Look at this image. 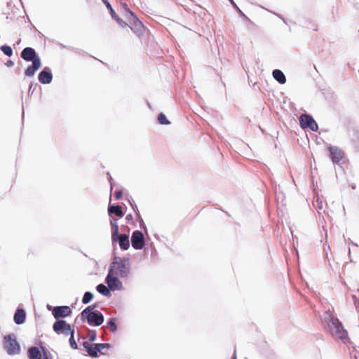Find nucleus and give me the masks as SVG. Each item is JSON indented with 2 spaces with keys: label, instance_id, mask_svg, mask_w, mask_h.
Listing matches in <instances>:
<instances>
[{
  "label": "nucleus",
  "instance_id": "nucleus-33",
  "mask_svg": "<svg viewBox=\"0 0 359 359\" xmlns=\"http://www.w3.org/2000/svg\"><path fill=\"white\" fill-rule=\"evenodd\" d=\"M136 216L137 217V219H138V222H139V224H140V227L145 232H147V228L144 222V220L141 217V215L139 211H137V212H136Z\"/></svg>",
  "mask_w": 359,
  "mask_h": 359
},
{
  "label": "nucleus",
  "instance_id": "nucleus-17",
  "mask_svg": "<svg viewBox=\"0 0 359 359\" xmlns=\"http://www.w3.org/2000/svg\"><path fill=\"white\" fill-rule=\"evenodd\" d=\"M108 215L110 217L112 215H116L118 217L121 218L125 215V212L119 205L109 203L108 205Z\"/></svg>",
  "mask_w": 359,
  "mask_h": 359
},
{
  "label": "nucleus",
  "instance_id": "nucleus-48",
  "mask_svg": "<svg viewBox=\"0 0 359 359\" xmlns=\"http://www.w3.org/2000/svg\"><path fill=\"white\" fill-rule=\"evenodd\" d=\"M151 248H152L151 255L156 253V249H155V248L154 247V245H153V244H152V243L151 244Z\"/></svg>",
  "mask_w": 359,
  "mask_h": 359
},
{
  "label": "nucleus",
  "instance_id": "nucleus-41",
  "mask_svg": "<svg viewBox=\"0 0 359 359\" xmlns=\"http://www.w3.org/2000/svg\"><path fill=\"white\" fill-rule=\"evenodd\" d=\"M6 65L8 67H11L14 65V62L11 60H7V62H6Z\"/></svg>",
  "mask_w": 359,
  "mask_h": 359
},
{
  "label": "nucleus",
  "instance_id": "nucleus-29",
  "mask_svg": "<svg viewBox=\"0 0 359 359\" xmlns=\"http://www.w3.org/2000/svg\"><path fill=\"white\" fill-rule=\"evenodd\" d=\"M111 18L115 20L118 26L121 28H125L128 26V23L122 20L117 13L112 16Z\"/></svg>",
  "mask_w": 359,
  "mask_h": 359
},
{
  "label": "nucleus",
  "instance_id": "nucleus-5",
  "mask_svg": "<svg viewBox=\"0 0 359 359\" xmlns=\"http://www.w3.org/2000/svg\"><path fill=\"white\" fill-rule=\"evenodd\" d=\"M124 8L129 22L128 27H129L134 33H141L144 29L143 22L126 5L124 6Z\"/></svg>",
  "mask_w": 359,
  "mask_h": 359
},
{
  "label": "nucleus",
  "instance_id": "nucleus-27",
  "mask_svg": "<svg viewBox=\"0 0 359 359\" xmlns=\"http://www.w3.org/2000/svg\"><path fill=\"white\" fill-rule=\"evenodd\" d=\"M158 122L161 125L168 126L170 124V121L167 118L164 113L161 112L158 114Z\"/></svg>",
  "mask_w": 359,
  "mask_h": 359
},
{
  "label": "nucleus",
  "instance_id": "nucleus-53",
  "mask_svg": "<svg viewBox=\"0 0 359 359\" xmlns=\"http://www.w3.org/2000/svg\"><path fill=\"white\" fill-rule=\"evenodd\" d=\"M351 188H352L353 189H354L355 188V184H353V185L351 186Z\"/></svg>",
  "mask_w": 359,
  "mask_h": 359
},
{
  "label": "nucleus",
  "instance_id": "nucleus-46",
  "mask_svg": "<svg viewBox=\"0 0 359 359\" xmlns=\"http://www.w3.org/2000/svg\"><path fill=\"white\" fill-rule=\"evenodd\" d=\"M107 175L108 176L109 182H110V184H111V182H114V180H113L112 177L110 175L109 172H107Z\"/></svg>",
  "mask_w": 359,
  "mask_h": 359
},
{
  "label": "nucleus",
  "instance_id": "nucleus-21",
  "mask_svg": "<svg viewBox=\"0 0 359 359\" xmlns=\"http://www.w3.org/2000/svg\"><path fill=\"white\" fill-rule=\"evenodd\" d=\"M96 290L106 297H110L111 296V290L107 285H105L104 283H100L96 286Z\"/></svg>",
  "mask_w": 359,
  "mask_h": 359
},
{
  "label": "nucleus",
  "instance_id": "nucleus-26",
  "mask_svg": "<svg viewBox=\"0 0 359 359\" xmlns=\"http://www.w3.org/2000/svg\"><path fill=\"white\" fill-rule=\"evenodd\" d=\"M1 51L6 56L11 57L13 54V48L11 46L4 44L0 46Z\"/></svg>",
  "mask_w": 359,
  "mask_h": 359
},
{
  "label": "nucleus",
  "instance_id": "nucleus-2",
  "mask_svg": "<svg viewBox=\"0 0 359 359\" xmlns=\"http://www.w3.org/2000/svg\"><path fill=\"white\" fill-rule=\"evenodd\" d=\"M119 257L117 256L116 250H113V260L110 263L109 269L110 271L118 275L121 278H127L130 272V264L123 263L118 259Z\"/></svg>",
  "mask_w": 359,
  "mask_h": 359
},
{
  "label": "nucleus",
  "instance_id": "nucleus-50",
  "mask_svg": "<svg viewBox=\"0 0 359 359\" xmlns=\"http://www.w3.org/2000/svg\"><path fill=\"white\" fill-rule=\"evenodd\" d=\"M114 182H111V184H110V190L111 191L113 189Z\"/></svg>",
  "mask_w": 359,
  "mask_h": 359
},
{
  "label": "nucleus",
  "instance_id": "nucleus-15",
  "mask_svg": "<svg viewBox=\"0 0 359 359\" xmlns=\"http://www.w3.org/2000/svg\"><path fill=\"white\" fill-rule=\"evenodd\" d=\"M41 60H34L25 70V75L27 77L34 76L36 72L41 67Z\"/></svg>",
  "mask_w": 359,
  "mask_h": 359
},
{
  "label": "nucleus",
  "instance_id": "nucleus-12",
  "mask_svg": "<svg viewBox=\"0 0 359 359\" xmlns=\"http://www.w3.org/2000/svg\"><path fill=\"white\" fill-rule=\"evenodd\" d=\"M20 57L25 61L31 62L34 60H41L35 49L32 47L25 48L20 53Z\"/></svg>",
  "mask_w": 359,
  "mask_h": 359
},
{
  "label": "nucleus",
  "instance_id": "nucleus-49",
  "mask_svg": "<svg viewBox=\"0 0 359 359\" xmlns=\"http://www.w3.org/2000/svg\"><path fill=\"white\" fill-rule=\"evenodd\" d=\"M351 244H352L353 245L356 246V247H358V245L356 243H355V242H353V241H351Z\"/></svg>",
  "mask_w": 359,
  "mask_h": 359
},
{
  "label": "nucleus",
  "instance_id": "nucleus-32",
  "mask_svg": "<svg viewBox=\"0 0 359 359\" xmlns=\"http://www.w3.org/2000/svg\"><path fill=\"white\" fill-rule=\"evenodd\" d=\"M102 2L104 3L106 8H107L111 17H112L116 14L115 10L112 8L111 4L109 3V1L108 0H102Z\"/></svg>",
  "mask_w": 359,
  "mask_h": 359
},
{
  "label": "nucleus",
  "instance_id": "nucleus-30",
  "mask_svg": "<svg viewBox=\"0 0 359 359\" xmlns=\"http://www.w3.org/2000/svg\"><path fill=\"white\" fill-rule=\"evenodd\" d=\"M229 3L232 6V7L235 9V11L238 13L239 16L244 18L248 20V18L245 15V14L240 9V8L237 6L233 0H229Z\"/></svg>",
  "mask_w": 359,
  "mask_h": 359
},
{
  "label": "nucleus",
  "instance_id": "nucleus-8",
  "mask_svg": "<svg viewBox=\"0 0 359 359\" xmlns=\"http://www.w3.org/2000/svg\"><path fill=\"white\" fill-rule=\"evenodd\" d=\"M104 283L109 286L111 291L122 290L123 289L122 281L118 275L108 270L105 277Z\"/></svg>",
  "mask_w": 359,
  "mask_h": 359
},
{
  "label": "nucleus",
  "instance_id": "nucleus-47",
  "mask_svg": "<svg viewBox=\"0 0 359 359\" xmlns=\"http://www.w3.org/2000/svg\"><path fill=\"white\" fill-rule=\"evenodd\" d=\"M231 359H237V355H236V350L235 349L233 353V355L231 356Z\"/></svg>",
  "mask_w": 359,
  "mask_h": 359
},
{
  "label": "nucleus",
  "instance_id": "nucleus-24",
  "mask_svg": "<svg viewBox=\"0 0 359 359\" xmlns=\"http://www.w3.org/2000/svg\"><path fill=\"white\" fill-rule=\"evenodd\" d=\"M98 348L100 349V354L102 355H108V351L112 348V346L109 343H97Z\"/></svg>",
  "mask_w": 359,
  "mask_h": 359
},
{
  "label": "nucleus",
  "instance_id": "nucleus-39",
  "mask_svg": "<svg viewBox=\"0 0 359 359\" xmlns=\"http://www.w3.org/2000/svg\"><path fill=\"white\" fill-rule=\"evenodd\" d=\"M83 346L85 348V349L86 350V351H88V350L89 349L90 345H92V344H90V342L88 341H84L83 344H82Z\"/></svg>",
  "mask_w": 359,
  "mask_h": 359
},
{
  "label": "nucleus",
  "instance_id": "nucleus-22",
  "mask_svg": "<svg viewBox=\"0 0 359 359\" xmlns=\"http://www.w3.org/2000/svg\"><path fill=\"white\" fill-rule=\"evenodd\" d=\"M88 356L92 358H97L99 357L100 349L97 346V343H93L90 345L89 349L87 351Z\"/></svg>",
  "mask_w": 359,
  "mask_h": 359
},
{
  "label": "nucleus",
  "instance_id": "nucleus-23",
  "mask_svg": "<svg viewBox=\"0 0 359 359\" xmlns=\"http://www.w3.org/2000/svg\"><path fill=\"white\" fill-rule=\"evenodd\" d=\"M116 321L117 320L115 317H111L107 320V325L112 333H114L118 330Z\"/></svg>",
  "mask_w": 359,
  "mask_h": 359
},
{
  "label": "nucleus",
  "instance_id": "nucleus-45",
  "mask_svg": "<svg viewBox=\"0 0 359 359\" xmlns=\"http://www.w3.org/2000/svg\"><path fill=\"white\" fill-rule=\"evenodd\" d=\"M317 203H318V208L319 209H322L323 208V203L321 201H320L319 199L317 200Z\"/></svg>",
  "mask_w": 359,
  "mask_h": 359
},
{
  "label": "nucleus",
  "instance_id": "nucleus-44",
  "mask_svg": "<svg viewBox=\"0 0 359 359\" xmlns=\"http://www.w3.org/2000/svg\"><path fill=\"white\" fill-rule=\"evenodd\" d=\"M126 219L128 222L132 221L133 219V216L132 215V214H128L126 215Z\"/></svg>",
  "mask_w": 359,
  "mask_h": 359
},
{
  "label": "nucleus",
  "instance_id": "nucleus-10",
  "mask_svg": "<svg viewBox=\"0 0 359 359\" xmlns=\"http://www.w3.org/2000/svg\"><path fill=\"white\" fill-rule=\"evenodd\" d=\"M72 313V310L69 306H55L52 310V314L56 320L67 318Z\"/></svg>",
  "mask_w": 359,
  "mask_h": 359
},
{
  "label": "nucleus",
  "instance_id": "nucleus-4",
  "mask_svg": "<svg viewBox=\"0 0 359 359\" xmlns=\"http://www.w3.org/2000/svg\"><path fill=\"white\" fill-rule=\"evenodd\" d=\"M79 316L82 322H86L88 325L93 327L101 325L104 320V315L100 311L87 312L86 315L84 312H81Z\"/></svg>",
  "mask_w": 359,
  "mask_h": 359
},
{
  "label": "nucleus",
  "instance_id": "nucleus-14",
  "mask_svg": "<svg viewBox=\"0 0 359 359\" xmlns=\"http://www.w3.org/2000/svg\"><path fill=\"white\" fill-rule=\"evenodd\" d=\"M110 224L111 226V243L114 247V251L116 250V243L118 238L119 228L117 222V219L110 217Z\"/></svg>",
  "mask_w": 359,
  "mask_h": 359
},
{
  "label": "nucleus",
  "instance_id": "nucleus-31",
  "mask_svg": "<svg viewBox=\"0 0 359 359\" xmlns=\"http://www.w3.org/2000/svg\"><path fill=\"white\" fill-rule=\"evenodd\" d=\"M74 332H75V330L73 329V332L69 334V335H70V337H69V346L70 347L74 349V350H76V349H78V345H77V343L74 339Z\"/></svg>",
  "mask_w": 359,
  "mask_h": 359
},
{
  "label": "nucleus",
  "instance_id": "nucleus-42",
  "mask_svg": "<svg viewBox=\"0 0 359 359\" xmlns=\"http://www.w3.org/2000/svg\"><path fill=\"white\" fill-rule=\"evenodd\" d=\"M62 47L64 48H66V46H63V45H61ZM67 49L70 50H72V51H74V52H78L79 49L78 48H74V47H72V46H68L67 47Z\"/></svg>",
  "mask_w": 359,
  "mask_h": 359
},
{
  "label": "nucleus",
  "instance_id": "nucleus-3",
  "mask_svg": "<svg viewBox=\"0 0 359 359\" xmlns=\"http://www.w3.org/2000/svg\"><path fill=\"white\" fill-rule=\"evenodd\" d=\"M3 346L7 354L9 355H15L20 353L21 347L18 341L16 336L11 333L4 336L3 339Z\"/></svg>",
  "mask_w": 359,
  "mask_h": 359
},
{
  "label": "nucleus",
  "instance_id": "nucleus-7",
  "mask_svg": "<svg viewBox=\"0 0 359 359\" xmlns=\"http://www.w3.org/2000/svg\"><path fill=\"white\" fill-rule=\"evenodd\" d=\"M74 325L67 323L65 320H57L53 325V330L57 334H64L68 336L73 332Z\"/></svg>",
  "mask_w": 359,
  "mask_h": 359
},
{
  "label": "nucleus",
  "instance_id": "nucleus-11",
  "mask_svg": "<svg viewBox=\"0 0 359 359\" xmlns=\"http://www.w3.org/2000/svg\"><path fill=\"white\" fill-rule=\"evenodd\" d=\"M327 151H329V156L332 162V163L338 164L341 160H342L344 156L343 151L336 146L330 145L327 147Z\"/></svg>",
  "mask_w": 359,
  "mask_h": 359
},
{
  "label": "nucleus",
  "instance_id": "nucleus-43",
  "mask_svg": "<svg viewBox=\"0 0 359 359\" xmlns=\"http://www.w3.org/2000/svg\"><path fill=\"white\" fill-rule=\"evenodd\" d=\"M273 13L274 15H276L278 18H279L280 19H281V20L284 22V23L287 24V22H286L285 20L283 18V17L281 15H280V14H278V13H274V12H273Z\"/></svg>",
  "mask_w": 359,
  "mask_h": 359
},
{
  "label": "nucleus",
  "instance_id": "nucleus-56",
  "mask_svg": "<svg viewBox=\"0 0 359 359\" xmlns=\"http://www.w3.org/2000/svg\"><path fill=\"white\" fill-rule=\"evenodd\" d=\"M245 359H248V358H245Z\"/></svg>",
  "mask_w": 359,
  "mask_h": 359
},
{
  "label": "nucleus",
  "instance_id": "nucleus-40",
  "mask_svg": "<svg viewBox=\"0 0 359 359\" xmlns=\"http://www.w3.org/2000/svg\"><path fill=\"white\" fill-rule=\"evenodd\" d=\"M33 86H34V82L31 81L29 85L28 93H31V94L33 93L34 90H32V89H33Z\"/></svg>",
  "mask_w": 359,
  "mask_h": 359
},
{
  "label": "nucleus",
  "instance_id": "nucleus-6",
  "mask_svg": "<svg viewBox=\"0 0 359 359\" xmlns=\"http://www.w3.org/2000/svg\"><path fill=\"white\" fill-rule=\"evenodd\" d=\"M298 119L299 126L302 129L309 128L313 132L318 130V125L310 114H302L299 116Z\"/></svg>",
  "mask_w": 359,
  "mask_h": 359
},
{
  "label": "nucleus",
  "instance_id": "nucleus-1",
  "mask_svg": "<svg viewBox=\"0 0 359 359\" xmlns=\"http://www.w3.org/2000/svg\"><path fill=\"white\" fill-rule=\"evenodd\" d=\"M324 321L327 323L330 334L344 342L348 339L347 330L343 323L328 310L324 313Z\"/></svg>",
  "mask_w": 359,
  "mask_h": 359
},
{
  "label": "nucleus",
  "instance_id": "nucleus-55",
  "mask_svg": "<svg viewBox=\"0 0 359 359\" xmlns=\"http://www.w3.org/2000/svg\"><path fill=\"white\" fill-rule=\"evenodd\" d=\"M348 252H349V254L351 253V249L350 248H348Z\"/></svg>",
  "mask_w": 359,
  "mask_h": 359
},
{
  "label": "nucleus",
  "instance_id": "nucleus-28",
  "mask_svg": "<svg viewBox=\"0 0 359 359\" xmlns=\"http://www.w3.org/2000/svg\"><path fill=\"white\" fill-rule=\"evenodd\" d=\"M94 297L93 293H92L90 291H86L84 292L83 298H82V303L83 304H87L90 303Z\"/></svg>",
  "mask_w": 359,
  "mask_h": 359
},
{
  "label": "nucleus",
  "instance_id": "nucleus-37",
  "mask_svg": "<svg viewBox=\"0 0 359 359\" xmlns=\"http://www.w3.org/2000/svg\"><path fill=\"white\" fill-rule=\"evenodd\" d=\"M131 200H132L133 203L130 202V201L129 199H128V201H129L133 210H134L135 213L136 214V212H137V211H139V210H137V205L135 203L133 199L131 198Z\"/></svg>",
  "mask_w": 359,
  "mask_h": 359
},
{
  "label": "nucleus",
  "instance_id": "nucleus-34",
  "mask_svg": "<svg viewBox=\"0 0 359 359\" xmlns=\"http://www.w3.org/2000/svg\"><path fill=\"white\" fill-rule=\"evenodd\" d=\"M98 307V303L95 302L94 304L87 306L81 312H84V315L86 314L87 312L95 311V309Z\"/></svg>",
  "mask_w": 359,
  "mask_h": 359
},
{
  "label": "nucleus",
  "instance_id": "nucleus-35",
  "mask_svg": "<svg viewBox=\"0 0 359 359\" xmlns=\"http://www.w3.org/2000/svg\"><path fill=\"white\" fill-rule=\"evenodd\" d=\"M97 339V332L95 330H90L88 339L90 342H94Z\"/></svg>",
  "mask_w": 359,
  "mask_h": 359
},
{
  "label": "nucleus",
  "instance_id": "nucleus-36",
  "mask_svg": "<svg viewBox=\"0 0 359 359\" xmlns=\"http://www.w3.org/2000/svg\"><path fill=\"white\" fill-rule=\"evenodd\" d=\"M123 194V190L119 189V190H116L114 191V198L116 200H119L122 198Z\"/></svg>",
  "mask_w": 359,
  "mask_h": 359
},
{
  "label": "nucleus",
  "instance_id": "nucleus-16",
  "mask_svg": "<svg viewBox=\"0 0 359 359\" xmlns=\"http://www.w3.org/2000/svg\"><path fill=\"white\" fill-rule=\"evenodd\" d=\"M26 311L24 309L18 307L13 316L14 323L18 325H22L25 322L26 320Z\"/></svg>",
  "mask_w": 359,
  "mask_h": 359
},
{
  "label": "nucleus",
  "instance_id": "nucleus-52",
  "mask_svg": "<svg viewBox=\"0 0 359 359\" xmlns=\"http://www.w3.org/2000/svg\"><path fill=\"white\" fill-rule=\"evenodd\" d=\"M147 106H148V107H149V108H150V109H151V104H150V103H149V102H147Z\"/></svg>",
  "mask_w": 359,
  "mask_h": 359
},
{
  "label": "nucleus",
  "instance_id": "nucleus-38",
  "mask_svg": "<svg viewBox=\"0 0 359 359\" xmlns=\"http://www.w3.org/2000/svg\"><path fill=\"white\" fill-rule=\"evenodd\" d=\"M118 260L123 263H125V264L126 263L130 264L129 257H119V259Z\"/></svg>",
  "mask_w": 359,
  "mask_h": 359
},
{
  "label": "nucleus",
  "instance_id": "nucleus-13",
  "mask_svg": "<svg viewBox=\"0 0 359 359\" xmlns=\"http://www.w3.org/2000/svg\"><path fill=\"white\" fill-rule=\"evenodd\" d=\"M38 80L42 84H49L53 81L52 70L49 67H44L38 74Z\"/></svg>",
  "mask_w": 359,
  "mask_h": 359
},
{
  "label": "nucleus",
  "instance_id": "nucleus-25",
  "mask_svg": "<svg viewBox=\"0 0 359 359\" xmlns=\"http://www.w3.org/2000/svg\"><path fill=\"white\" fill-rule=\"evenodd\" d=\"M40 348L41 349V353L43 355V359H53V355L50 352L43 346V344L41 341H39Z\"/></svg>",
  "mask_w": 359,
  "mask_h": 359
},
{
  "label": "nucleus",
  "instance_id": "nucleus-18",
  "mask_svg": "<svg viewBox=\"0 0 359 359\" xmlns=\"http://www.w3.org/2000/svg\"><path fill=\"white\" fill-rule=\"evenodd\" d=\"M117 242L122 250H127L130 248L129 235L126 233L118 235Z\"/></svg>",
  "mask_w": 359,
  "mask_h": 359
},
{
  "label": "nucleus",
  "instance_id": "nucleus-20",
  "mask_svg": "<svg viewBox=\"0 0 359 359\" xmlns=\"http://www.w3.org/2000/svg\"><path fill=\"white\" fill-rule=\"evenodd\" d=\"M272 76L280 84H285L286 83V76L280 69H273L272 72Z\"/></svg>",
  "mask_w": 359,
  "mask_h": 359
},
{
  "label": "nucleus",
  "instance_id": "nucleus-51",
  "mask_svg": "<svg viewBox=\"0 0 359 359\" xmlns=\"http://www.w3.org/2000/svg\"><path fill=\"white\" fill-rule=\"evenodd\" d=\"M47 309H48L49 311H51V309H52V306L48 304V305H47Z\"/></svg>",
  "mask_w": 359,
  "mask_h": 359
},
{
  "label": "nucleus",
  "instance_id": "nucleus-9",
  "mask_svg": "<svg viewBox=\"0 0 359 359\" xmlns=\"http://www.w3.org/2000/svg\"><path fill=\"white\" fill-rule=\"evenodd\" d=\"M131 245L135 250H142L144 248V252L148 250V248L144 247V235L141 231L135 230L131 235Z\"/></svg>",
  "mask_w": 359,
  "mask_h": 359
},
{
  "label": "nucleus",
  "instance_id": "nucleus-54",
  "mask_svg": "<svg viewBox=\"0 0 359 359\" xmlns=\"http://www.w3.org/2000/svg\"><path fill=\"white\" fill-rule=\"evenodd\" d=\"M20 39L18 40V41L17 42L18 44H19L20 43Z\"/></svg>",
  "mask_w": 359,
  "mask_h": 359
},
{
  "label": "nucleus",
  "instance_id": "nucleus-19",
  "mask_svg": "<svg viewBox=\"0 0 359 359\" xmlns=\"http://www.w3.org/2000/svg\"><path fill=\"white\" fill-rule=\"evenodd\" d=\"M41 350L36 346H32L27 349L29 359H41Z\"/></svg>",
  "mask_w": 359,
  "mask_h": 359
}]
</instances>
